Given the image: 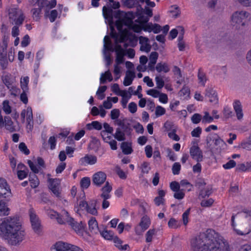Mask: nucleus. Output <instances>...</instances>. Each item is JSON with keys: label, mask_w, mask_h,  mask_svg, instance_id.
Segmentation results:
<instances>
[{"label": "nucleus", "mask_w": 251, "mask_h": 251, "mask_svg": "<svg viewBox=\"0 0 251 251\" xmlns=\"http://www.w3.org/2000/svg\"><path fill=\"white\" fill-rule=\"evenodd\" d=\"M158 54L156 51L151 52L149 56V62L148 63V68L150 70L153 71L154 70V65L156 63Z\"/></svg>", "instance_id": "nucleus-18"}, {"label": "nucleus", "mask_w": 251, "mask_h": 251, "mask_svg": "<svg viewBox=\"0 0 251 251\" xmlns=\"http://www.w3.org/2000/svg\"><path fill=\"white\" fill-rule=\"evenodd\" d=\"M29 82V77L25 76L21 80V87L24 92H28V84Z\"/></svg>", "instance_id": "nucleus-36"}, {"label": "nucleus", "mask_w": 251, "mask_h": 251, "mask_svg": "<svg viewBox=\"0 0 251 251\" xmlns=\"http://www.w3.org/2000/svg\"><path fill=\"white\" fill-rule=\"evenodd\" d=\"M156 233V231L154 229H150L146 234V241L147 243L151 242L152 238Z\"/></svg>", "instance_id": "nucleus-39"}, {"label": "nucleus", "mask_w": 251, "mask_h": 251, "mask_svg": "<svg viewBox=\"0 0 251 251\" xmlns=\"http://www.w3.org/2000/svg\"><path fill=\"white\" fill-rule=\"evenodd\" d=\"M6 51H1L0 52V64L2 69H5L7 68L8 65V61L6 58Z\"/></svg>", "instance_id": "nucleus-33"}, {"label": "nucleus", "mask_w": 251, "mask_h": 251, "mask_svg": "<svg viewBox=\"0 0 251 251\" xmlns=\"http://www.w3.org/2000/svg\"><path fill=\"white\" fill-rule=\"evenodd\" d=\"M19 149L21 151L23 152L25 155H28L30 153L29 150L27 149L25 143L24 142H22L19 144Z\"/></svg>", "instance_id": "nucleus-49"}, {"label": "nucleus", "mask_w": 251, "mask_h": 251, "mask_svg": "<svg viewBox=\"0 0 251 251\" xmlns=\"http://www.w3.org/2000/svg\"><path fill=\"white\" fill-rule=\"evenodd\" d=\"M107 79L109 81H111L113 80L112 75L109 70L106 71L105 73L101 74L100 78V83H104Z\"/></svg>", "instance_id": "nucleus-34"}, {"label": "nucleus", "mask_w": 251, "mask_h": 251, "mask_svg": "<svg viewBox=\"0 0 251 251\" xmlns=\"http://www.w3.org/2000/svg\"><path fill=\"white\" fill-rule=\"evenodd\" d=\"M102 13L104 18L107 20L109 24L113 23V10L111 8H108L105 6L103 7Z\"/></svg>", "instance_id": "nucleus-21"}, {"label": "nucleus", "mask_w": 251, "mask_h": 251, "mask_svg": "<svg viewBox=\"0 0 251 251\" xmlns=\"http://www.w3.org/2000/svg\"><path fill=\"white\" fill-rule=\"evenodd\" d=\"M3 110L7 114H9L11 113V107L9 105L8 101L5 100L3 102Z\"/></svg>", "instance_id": "nucleus-56"}, {"label": "nucleus", "mask_w": 251, "mask_h": 251, "mask_svg": "<svg viewBox=\"0 0 251 251\" xmlns=\"http://www.w3.org/2000/svg\"><path fill=\"white\" fill-rule=\"evenodd\" d=\"M100 235L106 240H112L115 237L113 233L111 231L104 230L100 231Z\"/></svg>", "instance_id": "nucleus-40"}, {"label": "nucleus", "mask_w": 251, "mask_h": 251, "mask_svg": "<svg viewBox=\"0 0 251 251\" xmlns=\"http://www.w3.org/2000/svg\"><path fill=\"white\" fill-rule=\"evenodd\" d=\"M233 106L237 119L242 120L243 117V113L241 102L239 100H235L233 103Z\"/></svg>", "instance_id": "nucleus-16"}, {"label": "nucleus", "mask_w": 251, "mask_h": 251, "mask_svg": "<svg viewBox=\"0 0 251 251\" xmlns=\"http://www.w3.org/2000/svg\"><path fill=\"white\" fill-rule=\"evenodd\" d=\"M2 82L10 91H15L16 89V77L11 74H7L1 76Z\"/></svg>", "instance_id": "nucleus-9"}, {"label": "nucleus", "mask_w": 251, "mask_h": 251, "mask_svg": "<svg viewBox=\"0 0 251 251\" xmlns=\"http://www.w3.org/2000/svg\"><path fill=\"white\" fill-rule=\"evenodd\" d=\"M29 181L30 183V186L32 188L37 187L39 184V181L34 174H29Z\"/></svg>", "instance_id": "nucleus-35"}, {"label": "nucleus", "mask_w": 251, "mask_h": 251, "mask_svg": "<svg viewBox=\"0 0 251 251\" xmlns=\"http://www.w3.org/2000/svg\"><path fill=\"white\" fill-rule=\"evenodd\" d=\"M141 169L143 173L148 174L150 170L149 164L146 162L143 163L141 166Z\"/></svg>", "instance_id": "nucleus-62"}, {"label": "nucleus", "mask_w": 251, "mask_h": 251, "mask_svg": "<svg viewBox=\"0 0 251 251\" xmlns=\"http://www.w3.org/2000/svg\"><path fill=\"white\" fill-rule=\"evenodd\" d=\"M88 226L90 231L93 234H97L100 231L98 227V223L95 218H92L88 222Z\"/></svg>", "instance_id": "nucleus-23"}, {"label": "nucleus", "mask_w": 251, "mask_h": 251, "mask_svg": "<svg viewBox=\"0 0 251 251\" xmlns=\"http://www.w3.org/2000/svg\"><path fill=\"white\" fill-rule=\"evenodd\" d=\"M190 208L186 210L182 214V220L184 225H186L188 223V216L190 214Z\"/></svg>", "instance_id": "nucleus-58"}, {"label": "nucleus", "mask_w": 251, "mask_h": 251, "mask_svg": "<svg viewBox=\"0 0 251 251\" xmlns=\"http://www.w3.org/2000/svg\"><path fill=\"white\" fill-rule=\"evenodd\" d=\"M235 215H232V217H231V225L232 226V227L234 228V229L236 231V232H237V233L239 235H244V234H248L250 231H251V229L250 228H249V229H248L246 232H243L241 231H240L239 230H237V229H236L234 227L235 226V224H234V221H235Z\"/></svg>", "instance_id": "nucleus-45"}, {"label": "nucleus", "mask_w": 251, "mask_h": 251, "mask_svg": "<svg viewBox=\"0 0 251 251\" xmlns=\"http://www.w3.org/2000/svg\"><path fill=\"white\" fill-rule=\"evenodd\" d=\"M90 178L88 177H83L80 181V186L83 189H86L90 186Z\"/></svg>", "instance_id": "nucleus-44"}, {"label": "nucleus", "mask_w": 251, "mask_h": 251, "mask_svg": "<svg viewBox=\"0 0 251 251\" xmlns=\"http://www.w3.org/2000/svg\"><path fill=\"white\" fill-rule=\"evenodd\" d=\"M191 245L192 251H230L227 241L211 229L193 239Z\"/></svg>", "instance_id": "nucleus-1"}, {"label": "nucleus", "mask_w": 251, "mask_h": 251, "mask_svg": "<svg viewBox=\"0 0 251 251\" xmlns=\"http://www.w3.org/2000/svg\"><path fill=\"white\" fill-rule=\"evenodd\" d=\"M139 0H126V5L129 8H132L139 4Z\"/></svg>", "instance_id": "nucleus-60"}, {"label": "nucleus", "mask_w": 251, "mask_h": 251, "mask_svg": "<svg viewBox=\"0 0 251 251\" xmlns=\"http://www.w3.org/2000/svg\"><path fill=\"white\" fill-rule=\"evenodd\" d=\"M10 132H13L16 131V126L14 125L9 116H5L3 120V126Z\"/></svg>", "instance_id": "nucleus-17"}, {"label": "nucleus", "mask_w": 251, "mask_h": 251, "mask_svg": "<svg viewBox=\"0 0 251 251\" xmlns=\"http://www.w3.org/2000/svg\"><path fill=\"white\" fill-rule=\"evenodd\" d=\"M236 162L233 160H230L226 163L224 164L223 167L225 169H230L236 166Z\"/></svg>", "instance_id": "nucleus-57"}, {"label": "nucleus", "mask_w": 251, "mask_h": 251, "mask_svg": "<svg viewBox=\"0 0 251 251\" xmlns=\"http://www.w3.org/2000/svg\"><path fill=\"white\" fill-rule=\"evenodd\" d=\"M54 249L55 251H83L78 246L62 241L56 243Z\"/></svg>", "instance_id": "nucleus-7"}, {"label": "nucleus", "mask_w": 251, "mask_h": 251, "mask_svg": "<svg viewBox=\"0 0 251 251\" xmlns=\"http://www.w3.org/2000/svg\"><path fill=\"white\" fill-rule=\"evenodd\" d=\"M104 48L107 50H111L112 49L111 42L108 36H105L104 38Z\"/></svg>", "instance_id": "nucleus-47"}, {"label": "nucleus", "mask_w": 251, "mask_h": 251, "mask_svg": "<svg viewBox=\"0 0 251 251\" xmlns=\"http://www.w3.org/2000/svg\"><path fill=\"white\" fill-rule=\"evenodd\" d=\"M87 206H88V202L84 200L78 201L77 204L75 206V209L77 213H80L81 211L86 210Z\"/></svg>", "instance_id": "nucleus-27"}, {"label": "nucleus", "mask_w": 251, "mask_h": 251, "mask_svg": "<svg viewBox=\"0 0 251 251\" xmlns=\"http://www.w3.org/2000/svg\"><path fill=\"white\" fill-rule=\"evenodd\" d=\"M250 16L249 13L246 11L235 12L231 17V25L236 30L242 29L245 26V20Z\"/></svg>", "instance_id": "nucleus-4"}, {"label": "nucleus", "mask_w": 251, "mask_h": 251, "mask_svg": "<svg viewBox=\"0 0 251 251\" xmlns=\"http://www.w3.org/2000/svg\"><path fill=\"white\" fill-rule=\"evenodd\" d=\"M115 24L119 32L123 34H127L128 29L132 30L137 33L140 32L142 29L144 31L149 32L152 31L153 29V24L151 23H146L141 26L134 24L131 18L127 17L119 19L116 21Z\"/></svg>", "instance_id": "nucleus-3"}, {"label": "nucleus", "mask_w": 251, "mask_h": 251, "mask_svg": "<svg viewBox=\"0 0 251 251\" xmlns=\"http://www.w3.org/2000/svg\"><path fill=\"white\" fill-rule=\"evenodd\" d=\"M190 153L192 157L198 162H200L202 160V152L198 146H192L190 149Z\"/></svg>", "instance_id": "nucleus-13"}, {"label": "nucleus", "mask_w": 251, "mask_h": 251, "mask_svg": "<svg viewBox=\"0 0 251 251\" xmlns=\"http://www.w3.org/2000/svg\"><path fill=\"white\" fill-rule=\"evenodd\" d=\"M26 121H29V122L33 121V114L31 107H28L26 109Z\"/></svg>", "instance_id": "nucleus-61"}, {"label": "nucleus", "mask_w": 251, "mask_h": 251, "mask_svg": "<svg viewBox=\"0 0 251 251\" xmlns=\"http://www.w3.org/2000/svg\"><path fill=\"white\" fill-rule=\"evenodd\" d=\"M29 213L32 229L36 233L40 234L41 232L40 221L32 208L29 209Z\"/></svg>", "instance_id": "nucleus-8"}, {"label": "nucleus", "mask_w": 251, "mask_h": 251, "mask_svg": "<svg viewBox=\"0 0 251 251\" xmlns=\"http://www.w3.org/2000/svg\"><path fill=\"white\" fill-rule=\"evenodd\" d=\"M126 119H117L115 123L121 127H118L116 129V132L113 135L114 138L119 141L126 140L125 134L128 133L130 130L129 123H126Z\"/></svg>", "instance_id": "nucleus-5"}, {"label": "nucleus", "mask_w": 251, "mask_h": 251, "mask_svg": "<svg viewBox=\"0 0 251 251\" xmlns=\"http://www.w3.org/2000/svg\"><path fill=\"white\" fill-rule=\"evenodd\" d=\"M12 194L9 186L6 181L3 178H0V198L9 199Z\"/></svg>", "instance_id": "nucleus-10"}, {"label": "nucleus", "mask_w": 251, "mask_h": 251, "mask_svg": "<svg viewBox=\"0 0 251 251\" xmlns=\"http://www.w3.org/2000/svg\"><path fill=\"white\" fill-rule=\"evenodd\" d=\"M211 194V189L209 188H206L202 189L200 193V195L202 198H205V197H208Z\"/></svg>", "instance_id": "nucleus-53"}, {"label": "nucleus", "mask_w": 251, "mask_h": 251, "mask_svg": "<svg viewBox=\"0 0 251 251\" xmlns=\"http://www.w3.org/2000/svg\"><path fill=\"white\" fill-rule=\"evenodd\" d=\"M155 69L158 73L163 72L167 73L170 71V68L166 63H159L155 67Z\"/></svg>", "instance_id": "nucleus-31"}, {"label": "nucleus", "mask_w": 251, "mask_h": 251, "mask_svg": "<svg viewBox=\"0 0 251 251\" xmlns=\"http://www.w3.org/2000/svg\"><path fill=\"white\" fill-rule=\"evenodd\" d=\"M87 128L89 130L92 128L93 127L94 128L97 130H101L102 128L101 124L98 121H93L91 124H88L86 125Z\"/></svg>", "instance_id": "nucleus-38"}, {"label": "nucleus", "mask_w": 251, "mask_h": 251, "mask_svg": "<svg viewBox=\"0 0 251 251\" xmlns=\"http://www.w3.org/2000/svg\"><path fill=\"white\" fill-rule=\"evenodd\" d=\"M185 194L182 190H179L175 192L174 197L177 200H182L184 197Z\"/></svg>", "instance_id": "nucleus-51"}, {"label": "nucleus", "mask_w": 251, "mask_h": 251, "mask_svg": "<svg viewBox=\"0 0 251 251\" xmlns=\"http://www.w3.org/2000/svg\"><path fill=\"white\" fill-rule=\"evenodd\" d=\"M120 116V110L118 109H114L111 111L110 117L112 120H117Z\"/></svg>", "instance_id": "nucleus-55"}, {"label": "nucleus", "mask_w": 251, "mask_h": 251, "mask_svg": "<svg viewBox=\"0 0 251 251\" xmlns=\"http://www.w3.org/2000/svg\"><path fill=\"white\" fill-rule=\"evenodd\" d=\"M181 168V165L179 163L176 162L172 167V172L174 175H178Z\"/></svg>", "instance_id": "nucleus-50"}, {"label": "nucleus", "mask_w": 251, "mask_h": 251, "mask_svg": "<svg viewBox=\"0 0 251 251\" xmlns=\"http://www.w3.org/2000/svg\"><path fill=\"white\" fill-rule=\"evenodd\" d=\"M97 204V201L95 200H92L88 202V206L86 211L93 215H96L98 214L97 210L96 208Z\"/></svg>", "instance_id": "nucleus-20"}, {"label": "nucleus", "mask_w": 251, "mask_h": 251, "mask_svg": "<svg viewBox=\"0 0 251 251\" xmlns=\"http://www.w3.org/2000/svg\"><path fill=\"white\" fill-rule=\"evenodd\" d=\"M41 12V8H33L31 10V12L32 13V16L34 19L36 21H38L40 19V14Z\"/></svg>", "instance_id": "nucleus-46"}, {"label": "nucleus", "mask_w": 251, "mask_h": 251, "mask_svg": "<svg viewBox=\"0 0 251 251\" xmlns=\"http://www.w3.org/2000/svg\"><path fill=\"white\" fill-rule=\"evenodd\" d=\"M69 224L71 227L77 233H80L83 229V226L82 223H78L75 222L74 219L72 221H69Z\"/></svg>", "instance_id": "nucleus-26"}, {"label": "nucleus", "mask_w": 251, "mask_h": 251, "mask_svg": "<svg viewBox=\"0 0 251 251\" xmlns=\"http://www.w3.org/2000/svg\"><path fill=\"white\" fill-rule=\"evenodd\" d=\"M151 225L150 219L147 216H143L139 224V226L143 229V230H146Z\"/></svg>", "instance_id": "nucleus-28"}, {"label": "nucleus", "mask_w": 251, "mask_h": 251, "mask_svg": "<svg viewBox=\"0 0 251 251\" xmlns=\"http://www.w3.org/2000/svg\"><path fill=\"white\" fill-rule=\"evenodd\" d=\"M216 137H217V134L215 133H210L207 136L206 139V143L208 149L211 148L212 145L211 142L212 141H214Z\"/></svg>", "instance_id": "nucleus-42"}, {"label": "nucleus", "mask_w": 251, "mask_h": 251, "mask_svg": "<svg viewBox=\"0 0 251 251\" xmlns=\"http://www.w3.org/2000/svg\"><path fill=\"white\" fill-rule=\"evenodd\" d=\"M59 217L57 218V222L59 224H69V221H72L73 218L70 217L69 213L65 209H63L59 213Z\"/></svg>", "instance_id": "nucleus-12"}, {"label": "nucleus", "mask_w": 251, "mask_h": 251, "mask_svg": "<svg viewBox=\"0 0 251 251\" xmlns=\"http://www.w3.org/2000/svg\"><path fill=\"white\" fill-rule=\"evenodd\" d=\"M155 80L156 84V88L160 89L164 86V81L163 78L161 75L156 76L155 78Z\"/></svg>", "instance_id": "nucleus-43"}, {"label": "nucleus", "mask_w": 251, "mask_h": 251, "mask_svg": "<svg viewBox=\"0 0 251 251\" xmlns=\"http://www.w3.org/2000/svg\"><path fill=\"white\" fill-rule=\"evenodd\" d=\"M25 235L17 217L9 216L0 220V237L9 245H19L25 239Z\"/></svg>", "instance_id": "nucleus-2"}, {"label": "nucleus", "mask_w": 251, "mask_h": 251, "mask_svg": "<svg viewBox=\"0 0 251 251\" xmlns=\"http://www.w3.org/2000/svg\"><path fill=\"white\" fill-rule=\"evenodd\" d=\"M166 110L161 106H157L155 109V115L157 117L162 116L165 113Z\"/></svg>", "instance_id": "nucleus-54"}, {"label": "nucleus", "mask_w": 251, "mask_h": 251, "mask_svg": "<svg viewBox=\"0 0 251 251\" xmlns=\"http://www.w3.org/2000/svg\"><path fill=\"white\" fill-rule=\"evenodd\" d=\"M121 149L123 152L125 154H129L132 153L133 150L131 148V143L128 142H123L121 144Z\"/></svg>", "instance_id": "nucleus-32"}, {"label": "nucleus", "mask_w": 251, "mask_h": 251, "mask_svg": "<svg viewBox=\"0 0 251 251\" xmlns=\"http://www.w3.org/2000/svg\"><path fill=\"white\" fill-rule=\"evenodd\" d=\"M135 77V75L134 72L129 70L127 71L123 82L124 85L126 86L130 85Z\"/></svg>", "instance_id": "nucleus-22"}, {"label": "nucleus", "mask_w": 251, "mask_h": 251, "mask_svg": "<svg viewBox=\"0 0 251 251\" xmlns=\"http://www.w3.org/2000/svg\"><path fill=\"white\" fill-rule=\"evenodd\" d=\"M198 79L199 80V83L202 86H204L206 81L205 75L202 73L199 72L198 74Z\"/></svg>", "instance_id": "nucleus-64"}, {"label": "nucleus", "mask_w": 251, "mask_h": 251, "mask_svg": "<svg viewBox=\"0 0 251 251\" xmlns=\"http://www.w3.org/2000/svg\"><path fill=\"white\" fill-rule=\"evenodd\" d=\"M164 128L166 131H173L174 130H176V126L174 123L170 121H166L164 124Z\"/></svg>", "instance_id": "nucleus-41"}, {"label": "nucleus", "mask_w": 251, "mask_h": 251, "mask_svg": "<svg viewBox=\"0 0 251 251\" xmlns=\"http://www.w3.org/2000/svg\"><path fill=\"white\" fill-rule=\"evenodd\" d=\"M81 163H87L90 165L95 164L97 161V158L96 156L92 155H86L80 159Z\"/></svg>", "instance_id": "nucleus-25"}, {"label": "nucleus", "mask_w": 251, "mask_h": 251, "mask_svg": "<svg viewBox=\"0 0 251 251\" xmlns=\"http://www.w3.org/2000/svg\"><path fill=\"white\" fill-rule=\"evenodd\" d=\"M112 190V186L110 185L109 183L107 181L104 187L101 188L102 191L100 197L102 198L109 199L110 198V192Z\"/></svg>", "instance_id": "nucleus-24"}, {"label": "nucleus", "mask_w": 251, "mask_h": 251, "mask_svg": "<svg viewBox=\"0 0 251 251\" xmlns=\"http://www.w3.org/2000/svg\"><path fill=\"white\" fill-rule=\"evenodd\" d=\"M9 20L12 24L16 25H22L25 16L23 11L18 8L11 7L8 10Z\"/></svg>", "instance_id": "nucleus-6"}, {"label": "nucleus", "mask_w": 251, "mask_h": 251, "mask_svg": "<svg viewBox=\"0 0 251 251\" xmlns=\"http://www.w3.org/2000/svg\"><path fill=\"white\" fill-rule=\"evenodd\" d=\"M147 94L151 96L153 98H158L159 96L160 92L158 90L152 89H150L147 91Z\"/></svg>", "instance_id": "nucleus-59"}, {"label": "nucleus", "mask_w": 251, "mask_h": 251, "mask_svg": "<svg viewBox=\"0 0 251 251\" xmlns=\"http://www.w3.org/2000/svg\"><path fill=\"white\" fill-rule=\"evenodd\" d=\"M115 244V246L120 250L122 251H126L129 248V246L127 244L122 245V241L117 236H115L112 239Z\"/></svg>", "instance_id": "nucleus-30"}, {"label": "nucleus", "mask_w": 251, "mask_h": 251, "mask_svg": "<svg viewBox=\"0 0 251 251\" xmlns=\"http://www.w3.org/2000/svg\"><path fill=\"white\" fill-rule=\"evenodd\" d=\"M168 224L169 227L172 228H176L179 226L178 221L173 218L170 219Z\"/></svg>", "instance_id": "nucleus-48"}, {"label": "nucleus", "mask_w": 251, "mask_h": 251, "mask_svg": "<svg viewBox=\"0 0 251 251\" xmlns=\"http://www.w3.org/2000/svg\"><path fill=\"white\" fill-rule=\"evenodd\" d=\"M116 61L117 64H120L124 62V56L125 52L124 50L122 48L121 46L118 45L116 49Z\"/></svg>", "instance_id": "nucleus-19"}, {"label": "nucleus", "mask_w": 251, "mask_h": 251, "mask_svg": "<svg viewBox=\"0 0 251 251\" xmlns=\"http://www.w3.org/2000/svg\"><path fill=\"white\" fill-rule=\"evenodd\" d=\"M106 175L102 171H100L94 174L92 178L93 183L97 186H100L106 180Z\"/></svg>", "instance_id": "nucleus-11"}, {"label": "nucleus", "mask_w": 251, "mask_h": 251, "mask_svg": "<svg viewBox=\"0 0 251 251\" xmlns=\"http://www.w3.org/2000/svg\"><path fill=\"white\" fill-rule=\"evenodd\" d=\"M201 120V116L200 114L195 113L191 117V121L193 123L197 124L200 122Z\"/></svg>", "instance_id": "nucleus-52"}, {"label": "nucleus", "mask_w": 251, "mask_h": 251, "mask_svg": "<svg viewBox=\"0 0 251 251\" xmlns=\"http://www.w3.org/2000/svg\"><path fill=\"white\" fill-rule=\"evenodd\" d=\"M139 44L141 45L140 50L147 52H149L151 48L149 44V40L147 37L140 36L139 37Z\"/></svg>", "instance_id": "nucleus-14"}, {"label": "nucleus", "mask_w": 251, "mask_h": 251, "mask_svg": "<svg viewBox=\"0 0 251 251\" xmlns=\"http://www.w3.org/2000/svg\"><path fill=\"white\" fill-rule=\"evenodd\" d=\"M10 213V209L7 207L6 203L0 201V216H7Z\"/></svg>", "instance_id": "nucleus-29"}, {"label": "nucleus", "mask_w": 251, "mask_h": 251, "mask_svg": "<svg viewBox=\"0 0 251 251\" xmlns=\"http://www.w3.org/2000/svg\"><path fill=\"white\" fill-rule=\"evenodd\" d=\"M201 131V128L200 127H197L192 131L191 135L192 137H199Z\"/></svg>", "instance_id": "nucleus-63"}, {"label": "nucleus", "mask_w": 251, "mask_h": 251, "mask_svg": "<svg viewBox=\"0 0 251 251\" xmlns=\"http://www.w3.org/2000/svg\"><path fill=\"white\" fill-rule=\"evenodd\" d=\"M205 96L209 99V101L215 104L218 103V99L216 91L212 88L208 87L205 90Z\"/></svg>", "instance_id": "nucleus-15"}, {"label": "nucleus", "mask_w": 251, "mask_h": 251, "mask_svg": "<svg viewBox=\"0 0 251 251\" xmlns=\"http://www.w3.org/2000/svg\"><path fill=\"white\" fill-rule=\"evenodd\" d=\"M48 182L49 183V188L50 189L56 188L57 187L60 186V182L59 179L49 178L48 179Z\"/></svg>", "instance_id": "nucleus-37"}]
</instances>
